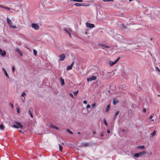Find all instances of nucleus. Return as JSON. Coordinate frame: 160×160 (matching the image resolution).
Masks as SVG:
<instances>
[{
	"label": "nucleus",
	"instance_id": "obj_35",
	"mask_svg": "<svg viewBox=\"0 0 160 160\" xmlns=\"http://www.w3.org/2000/svg\"><path fill=\"white\" fill-rule=\"evenodd\" d=\"M78 92V90L77 91L74 92H73V93L74 95H76L77 94Z\"/></svg>",
	"mask_w": 160,
	"mask_h": 160
},
{
	"label": "nucleus",
	"instance_id": "obj_31",
	"mask_svg": "<svg viewBox=\"0 0 160 160\" xmlns=\"http://www.w3.org/2000/svg\"><path fill=\"white\" fill-rule=\"evenodd\" d=\"M15 51L17 52L18 53L20 52H21L20 51V49L19 48H16L15 50Z\"/></svg>",
	"mask_w": 160,
	"mask_h": 160
},
{
	"label": "nucleus",
	"instance_id": "obj_51",
	"mask_svg": "<svg viewBox=\"0 0 160 160\" xmlns=\"http://www.w3.org/2000/svg\"><path fill=\"white\" fill-rule=\"evenodd\" d=\"M104 134L103 133H102L101 134V136L102 137L103 136Z\"/></svg>",
	"mask_w": 160,
	"mask_h": 160
},
{
	"label": "nucleus",
	"instance_id": "obj_27",
	"mask_svg": "<svg viewBox=\"0 0 160 160\" xmlns=\"http://www.w3.org/2000/svg\"><path fill=\"white\" fill-rule=\"evenodd\" d=\"M125 87V85L121 86H120L119 89L120 90H122V89H124V88Z\"/></svg>",
	"mask_w": 160,
	"mask_h": 160
},
{
	"label": "nucleus",
	"instance_id": "obj_36",
	"mask_svg": "<svg viewBox=\"0 0 160 160\" xmlns=\"http://www.w3.org/2000/svg\"><path fill=\"white\" fill-rule=\"evenodd\" d=\"M121 27L123 28H125V26L124 25V24H122L121 25Z\"/></svg>",
	"mask_w": 160,
	"mask_h": 160
},
{
	"label": "nucleus",
	"instance_id": "obj_11",
	"mask_svg": "<svg viewBox=\"0 0 160 160\" xmlns=\"http://www.w3.org/2000/svg\"><path fill=\"white\" fill-rule=\"evenodd\" d=\"M74 5L76 6H87V5H85L84 3H76L74 4Z\"/></svg>",
	"mask_w": 160,
	"mask_h": 160
},
{
	"label": "nucleus",
	"instance_id": "obj_54",
	"mask_svg": "<svg viewBox=\"0 0 160 160\" xmlns=\"http://www.w3.org/2000/svg\"><path fill=\"white\" fill-rule=\"evenodd\" d=\"M19 132H21V133H23V132L22 131H21L20 130H19Z\"/></svg>",
	"mask_w": 160,
	"mask_h": 160
},
{
	"label": "nucleus",
	"instance_id": "obj_9",
	"mask_svg": "<svg viewBox=\"0 0 160 160\" xmlns=\"http://www.w3.org/2000/svg\"><path fill=\"white\" fill-rule=\"evenodd\" d=\"M50 127L51 128H54L56 129L57 130H58L59 129V128L58 127L52 124H51L50 126Z\"/></svg>",
	"mask_w": 160,
	"mask_h": 160
},
{
	"label": "nucleus",
	"instance_id": "obj_19",
	"mask_svg": "<svg viewBox=\"0 0 160 160\" xmlns=\"http://www.w3.org/2000/svg\"><path fill=\"white\" fill-rule=\"evenodd\" d=\"M118 102V100L115 99H114L112 101V103L114 105L116 104Z\"/></svg>",
	"mask_w": 160,
	"mask_h": 160
},
{
	"label": "nucleus",
	"instance_id": "obj_1",
	"mask_svg": "<svg viewBox=\"0 0 160 160\" xmlns=\"http://www.w3.org/2000/svg\"><path fill=\"white\" fill-rule=\"evenodd\" d=\"M16 125H13L12 127L13 128H23V126L21 122H16Z\"/></svg>",
	"mask_w": 160,
	"mask_h": 160
},
{
	"label": "nucleus",
	"instance_id": "obj_41",
	"mask_svg": "<svg viewBox=\"0 0 160 160\" xmlns=\"http://www.w3.org/2000/svg\"><path fill=\"white\" fill-rule=\"evenodd\" d=\"M96 106V104H95V103H94V104H92V107L93 108H95V107Z\"/></svg>",
	"mask_w": 160,
	"mask_h": 160
},
{
	"label": "nucleus",
	"instance_id": "obj_17",
	"mask_svg": "<svg viewBox=\"0 0 160 160\" xmlns=\"http://www.w3.org/2000/svg\"><path fill=\"white\" fill-rule=\"evenodd\" d=\"M101 46L102 47V48L104 49V48H110V47L109 46H106L104 44H101Z\"/></svg>",
	"mask_w": 160,
	"mask_h": 160
},
{
	"label": "nucleus",
	"instance_id": "obj_52",
	"mask_svg": "<svg viewBox=\"0 0 160 160\" xmlns=\"http://www.w3.org/2000/svg\"><path fill=\"white\" fill-rule=\"evenodd\" d=\"M10 105H11V106L12 107V108H13V105H12V103H11Z\"/></svg>",
	"mask_w": 160,
	"mask_h": 160
},
{
	"label": "nucleus",
	"instance_id": "obj_55",
	"mask_svg": "<svg viewBox=\"0 0 160 160\" xmlns=\"http://www.w3.org/2000/svg\"><path fill=\"white\" fill-rule=\"evenodd\" d=\"M78 134H81V132H78Z\"/></svg>",
	"mask_w": 160,
	"mask_h": 160
},
{
	"label": "nucleus",
	"instance_id": "obj_20",
	"mask_svg": "<svg viewBox=\"0 0 160 160\" xmlns=\"http://www.w3.org/2000/svg\"><path fill=\"white\" fill-rule=\"evenodd\" d=\"M119 111H118L116 112V113H115V114L113 117L114 119H115L116 118V117L118 115V114H119Z\"/></svg>",
	"mask_w": 160,
	"mask_h": 160
},
{
	"label": "nucleus",
	"instance_id": "obj_21",
	"mask_svg": "<svg viewBox=\"0 0 160 160\" xmlns=\"http://www.w3.org/2000/svg\"><path fill=\"white\" fill-rule=\"evenodd\" d=\"M116 63L115 62V61H114V62H112V61H110L109 62V65L110 66H112L113 65H114Z\"/></svg>",
	"mask_w": 160,
	"mask_h": 160
},
{
	"label": "nucleus",
	"instance_id": "obj_48",
	"mask_svg": "<svg viewBox=\"0 0 160 160\" xmlns=\"http://www.w3.org/2000/svg\"><path fill=\"white\" fill-rule=\"evenodd\" d=\"M83 103L84 104H87V101H83Z\"/></svg>",
	"mask_w": 160,
	"mask_h": 160
},
{
	"label": "nucleus",
	"instance_id": "obj_29",
	"mask_svg": "<svg viewBox=\"0 0 160 160\" xmlns=\"http://www.w3.org/2000/svg\"><path fill=\"white\" fill-rule=\"evenodd\" d=\"M103 122L104 124L106 126H108V123L105 119H104L103 120Z\"/></svg>",
	"mask_w": 160,
	"mask_h": 160
},
{
	"label": "nucleus",
	"instance_id": "obj_40",
	"mask_svg": "<svg viewBox=\"0 0 160 160\" xmlns=\"http://www.w3.org/2000/svg\"><path fill=\"white\" fill-rule=\"evenodd\" d=\"M104 2H109V1H113V0H103Z\"/></svg>",
	"mask_w": 160,
	"mask_h": 160
},
{
	"label": "nucleus",
	"instance_id": "obj_47",
	"mask_svg": "<svg viewBox=\"0 0 160 160\" xmlns=\"http://www.w3.org/2000/svg\"><path fill=\"white\" fill-rule=\"evenodd\" d=\"M87 108H90V106L89 104H88Z\"/></svg>",
	"mask_w": 160,
	"mask_h": 160
},
{
	"label": "nucleus",
	"instance_id": "obj_34",
	"mask_svg": "<svg viewBox=\"0 0 160 160\" xmlns=\"http://www.w3.org/2000/svg\"><path fill=\"white\" fill-rule=\"evenodd\" d=\"M33 53H34V55L35 56H36L37 55V51L36 50H35V49H33Z\"/></svg>",
	"mask_w": 160,
	"mask_h": 160
},
{
	"label": "nucleus",
	"instance_id": "obj_46",
	"mask_svg": "<svg viewBox=\"0 0 160 160\" xmlns=\"http://www.w3.org/2000/svg\"><path fill=\"white\" fill-rule=\"evenodd\" d=\"M107 133H110V129H108Z\"/></svg>",
	"mask_w": 160,
	"mask_h": 160
},
{
	"label": "nucleus",
	"instance_id": "obj_44",
	"mask_svg": "<svg viewBox=\"0 0 160 160\" xmlns=\"http://www.w3.org/2000/svg\"><path fill=\"white\" fill-rule=\"evenodd\" d=\"M155 122V120L154 119H151V122Z\"/></svg>",
	"mask_w": 160,
	"mask_h": 160
},
{
	"label": "nucleus",
	"instance_id": "obj_3",
	"mask_svg": "<svg viewBox=\"0 0 160 160\" xmlns=\"http://www.w3.org/2000/svg\"><path fill=\"white\" fill-rule=\"evenodd\" d=\"M86 27L88 28H92L94 27V25L93 24L87 22L85 23Z\"/></svg>",
	"mask_w": 160,
	"mask_h": 160
},
{
	"label": "nucleus",
	"instance_id": "obj_24",
	"mask_svg": "<svg viewBox=\"0 0 160 160\" xmlns=\"http://www.w3.org/2000/svg\"><path fill=\"white\" fill-rule=\"evenodd\" d=\"M82 146H84V147H87L88 146L89 143L85 142V143H82Z\"/></svg>",
	"mask_w": 160,
	"mask_h": 160
},
{
	"label": "nucleus",
	"instance_id": "obj_10",
	"mask_svg": "<svg viewBox=\"0 0 160 160\" xmlns=\"http://www.w3.org/2000/svg\"><path fill=\"white\" fill-rule=\"evenodd\" d=\"M60 60L61 61L64 60L65 58V55L64 54L61 55L59 56Z\"/></svg>",
	"mask_w": 160,
	"mask_h": 160
},
{
	"label": "nucleus",
	"instance_id": "obj_8",
	"mask_svg": "<svg viewBox=\"0 0 160 160\" xmlns=\"http://www.w3.org/2000/svg\"><path fill=\"white\" fill-rule=\"evenodd\" d=\"M2 70L3 71L5 75L6 76V77H7V78H9V77L8 76V74L6 70L4 68H2Z\"/></svg>",
	"mask_w": 160,
	"mask_h": 160
},
{
	"label": "nucleus",
	"instance_id": "obj_43",
	"mask_svg": "<svg viewBox=\"0 0 160 160\" xmlns=\"http://www.w3.org/2000/svg\"><path fill=\"white\" fill-rule=\"evenodd\" d=\"M69 95L70 97H72V98H73V95L72 93H70Z\"/></svg>",
	"mask_w": 160,
	"mask_h": 160
},
{
	"label": "nucleus",
	"instance_id": "obj_26",
	"mask_svg": "<svg viewBox=\"0 0 160 160\" xmlns=\"http://www.w3.org/2000/svg\"><path fill=\"white\" fill-rule=\"evenodd\" d=\"M59 149L60 151V152H62V145H61L60 144H59Z\"/></svg>",
	"mask_w": 160,
	"mask_h": 160
},
{
	"label": "nucleus",
	"instance_id": "obj_33",
	"mask_svg": "<svg viewBox=\"0 0 160 160\" xmlns=\"http://www.w3.org/2000/svg\"><path fill=\"white\" fill-rule=\"evenodd\" d=\"M10 27V28H12L13 29H15V28H17V27L15 25H11Z\"/></svg>",
	"mask_w": 160,
	"mask_h": 160
},
{
	"label": "nucleus",
	"instance_id": "obj_7",
	"mask_svg": "<svg viewBox=\"0 0 160 160\" xmlns=\"http://www.w3.org/2000/svg\"><path fill=\"white\" fill-rule=\"evenodd\" d=\"M145 148V145H144L142 146H138L136 147V148L137 149H139L142 150V149H144Z\"/></svg>",
	"mask_w": 160,
	"mask_h": 160
},
{
	"label": "nucleus",
	"instance_id": "obj_22",
	"mask_svg": "<svg viewBox=\"0 0 160 160\" xmlns=\"http://www.w3.org/2000/svg\"><path fill=\"white\" fill-rule=\"evenodd\" d=\"M156 132L155 130H154L153 132L151 133V135L152 137H153L154 136L155 134H156Z\"/></svg>",
	"mask_w": 160,
	"mask_h": 160
},
{
	"label": "nucleus",
	"instance_id": "obj_28",
	"mask_svg": "<svg viewBox=\"0 0 160 160\" xmlns=\"http://www.w3.org/2000/svg\"><path fill=\"white\" fill-rule=\"evenodd\" d=\"M4 126L2 124H0V129L2 130H3L4 129Z\"/></svg>",
	"mask_w": 160,
	"mask_h": 160
},
{
	"label": "nucleus",
	"instance_id": "obj_25",
	"mask_svg": "<svg viewBox=\"0 0 160 160\" xmlns=\"http://www.w3.org/2000/svg\"><path fill=\"white\" fill-rule=\"evenodd\" d=\"M155 69L158 72V73L160 74V69H159V68L157 67H155Z\"/></svg>",
	"mask_w": 160,
	"mask_h": 160
},
{
	"label": "nucleus",
	"instance_id": "obj_39",
	"mask_svg": "<svg viewBox=\"0 0 160 160\" xmlns=\"http://www.w3.org/2000/svg\"><path fill=\"white\" fill-rule=\"evenodd\" d=\"M120 57H118L115 61V62L116 63L119 60V59H120Z\"/></svg>",
	"mask_w": 160,
	"mask_h": 160
},
{
	"label": "nucleus",
	"instance_id": "obj_32",
	"mask_svg": "<svg viewBox=\"0 0 160 160\" xmlns=\"http://www.w3.org/2000/svg\"><path fill=\"white\" fill-rule=\"evenodd\" d=\"M67 132L71 134H72L73 133V132L69 129H68L67 130Z\"/></svg>",
	"mask_w": 160,
	"mask_h": 160
},
{
	"label": "nucleus",
	"instance_id": "obj_42",
	"mask_svg": "<svg viewBox=\"0 0 160 160\" xmlns=\"http://www.w3.org/2000/svg\"><path fill=\"white\" fill-rule=\"evenodd\" d=\"M15 70V68L14 66L12 67V71L13 72H14Z\"/></svg>",
	"mask_w": 160,
	"mask_h": 160
},
{
	"label": "nucleus",
	"instance_id": "obj_49",
	"mask_svg": "<svg viewBox=\"0 0 160 160\" xmlns=\"http://www.w3.org/2000/svg\"><path fill=\"white\" fill-rule=\"evenodd\" d=\"M146 112V110L145 108H144L143 109V112Z\"/></svg>",
	"mask_w": 160,
	"mask_h": 160
},
{
	"label": "nucleus",
	"instance_id": "obj_16",
	"mask_svg": "<svg viewBox=\"0 0 160 160\" xmlns=\"http://www.w3.org/2000/svg\"><path fill=\"white\" fill-rule=\"evenodd\" d=\"M60 80L61 85L62 86H63L65 84L64 80L62 78H61Z\"/></svg>",
	"mask_w": 160,
	"mask_h": 160
},
{
	"label": "nucleus",
	"instance_id": "obj_37",
	"mask_svg": "<svg viewBox=\"0 0 160 160\" xmlns=\"http://www.w3.org/2000/svg\"><path fill=\"white\" fill-rule=\"evenodd\" d=\"M16 110L17 111L18 113H20V110L19 108L17 107L16 108Z\"/></svg>",
	"mask_w": 160,
	"mask_h": 160
},
{
	"label": "nucleus",
	"instance_id": "obj_13",
	"mask_svg": "<svg viewBox=\"0 0 160 160\" xmlns=\"http://www.w3.org/2000/svg\"><path fill=\"white\" fill-rule=\"evenodd\" d=\"M7 21L8 24V25H9L10 26L12 24V22H11V20L8 17H7Z\"/></svg>",
	"mask_w": 160,
	"mask_h": 160
},
{
	"label": "nucleus",
	"instance_id": "obj_38",
	"mask_svg": "<svg viewBox=\"0 0 160 160\" xmlns=\"http://www.w3.org/2000/svg\"><path fill=\"white\" fill-rule=\"evenodd\" d=\"M26 95V93L25 92H23L22 94V97H24Z\"/></svg>",
	"mask_w": 160,
	"mask_h": 160
},
{
	"label": "nucleus",
	"instance_id": "obj_6",
	"mask_svg": "<svg viewBox=\"0 0 160 160\" xmlns=\"http://www.w3.org/2000/svg\"><path fill=\"white\" fill-rule=\"evenodd\" d=\"M74 64V62H73L70 65L68 66L67 68V70H70L72 69V66Z\"/></svg>",
	"mask_w": 160,
	"mask_h": 160
},
{
	"label": "nucleus",
	"instance_id": "obj_14",
	"mask_svg": "<svg viewBox=\"0 0 160 160\" xmlns=\"http://www.w3.org/2000/svg\"><path fill=\"white\" fill-rule=\"evenodd\" d=\"M32 108H30L28 112V113L29 115L30 116L31 118H32L33 117V115L31 112V111H32Z\"/></svg>",
	"mask_w": 160,
	"mask_h": 160
},
{
	"label": "nucleus",
	"instance_id": "obj_15",
	"mask_svg": "<svg viewBox=\"0 0 160 160\" xmlns=\"http://www.w3.org/2000/svg\"><path fill=\"white\" fill-rule=\"evenodd\" d=\"M4 9H7L8 10H10V12H13V9L12 8H8V7H4Z\"/></svg>",
	"mask_w": 160,
	"mask_h": 160
},
{
	"label": "nucleus",
	"instance_id": "obj_53",
	"mask_svg": "<svg viewBox=\"0 0 160 160\" xmlns=\"http://www.w3.org/2000/svg\"><path fill=\"white\" fill-rule=\"evenodd\" d=\"M152 115H151V116L150 117H149V119H151L152 118Z\"/></svg>",
	"mask_w": 160,
	"mask_h": 160
},
{
	"label": "nucleus",
	"instance_id": "obj_30",
	"mask_svg": "<svg viewBox=\"0 0 160 160\" xmlns=\"http://www.w3.org/2000/svg\"><path fill=\"white\" fill-rule=\"evenodd\" d=\"M71 1H73L75 2H82L83 1L82 0H70Z\"/></svg>",
	"mask_w": 160,
	"mask_h": 160
},
{
	"label": "nucleus",
	"instance_id": "obj_50",
	"mask_svg": "<svg viewBox=\"0 0 160 160\" xmlns=\"http://www.w3.org/2000/svg\"><path fill=\"white\" fill-rule=\"evenodd\" d=\"M4 6H1V5H0V8H4Z\"/></svg>",
	"mask_w": 160,
	"mask_h": 160
},
{
	"label": "nucleus",
	"instance_id": "obj_2",
	"mask_svg": "<svg viewBox=\"0 0 160 160\" xmlns=\"http://www.w3.org/2000/svg\"><path fill=\"white\" fill-rule=\"evenodd\" d=\"M146 152L145 151H143L139 153H134L133 155V156L136 158H139L141 157L143 155L146 154Z\"/></svg>",
	"mask_w": 160,
	"mask_h": 160
},
{
	"label": "nucleus",
	"instance_id": "obj_12",
	"mask_svg": "<svg viewBox=\"0 0 160 160\" xmlns=\"http://www.w3.org/2000/svg\"><path fill=\"white\" fill-rule=\"evenodd\" d=\"M0 54L3 57L4 56L6 55V52L5 51H2L0 49Z\"/></svg>",
	"mask_w": 160,
	"mask_h": 160
},
{
	"label": "nucleus",
	"instance_id": "obj_4",
	"mask_svg": "<svg viewBox=\"0 0 160 160\" xmlns=\"http://www.w3.org/2000/svg\"><path fill=\"white\" fill-rule=\"evenodd\" d=\"M32 27L35 30H38L39 29V25L36 23H33L31 25Z\"/></svg>",
	"mask_w": 160,
	"mask_h": 160
},
{
	"label": "nucleus",
	"instance_id": "obj_23",
	"mask_svg": "<svg viewBox=\"0 0 160 160\" xmlns=\"http://www.w3.org/2000/svg\"><path fill=\"white\" fill-rule=\"evenodd\" d=\"M110 108V106L109 105H108L107 106V107L106 108V110H105V112H107L109 111Z\"/></svg>",
	"mask_w": 160,
	"mask_h": 160
},
{
	"label": "nucleus",
	"instance_id": "obj_18",
	"mask_svg": "<svg viewBox=\"0 0 160 160\" xmlns=\"http://www.w3.org/2000/svg\"><path fill=\"white\" fill-rule=\"evenodd\" d=\"M64 31H65L66 32H67L68 33V34L70 36V37H71V33H70V30H69V29H68L67 28H65L64 29Z\"/></svg>",
	"mask_w": 160,
	"mask_h": 160
},
{
	"label": "nucleus",
	"instance_id": "obj_56",
	"mask_svg": "<svg viewBox=\"0 0 160 160\" xmlns=\"http://www.w3.org/2000/svg\"><path fill=\"white\" fill-rule=\"evenodd\" d=\"M62 144H63V143H62Z\"/></svg>",
	"mask_w": 160,
	"mask_h": 160
},
{
	"label": "nucleus",
	"instance_id": "obj_5",
	"mask_svg": "<svg viewBox=\"0 0 160 160\" xmlns=\"http://www.w3.org/2000/svg\"><path fill=\"white\" fill-rule=\"evenodd\" d=\"M97 79L96 77L95 76H93L90 77L89 78H88L87 80L88 81H91L96 80Z\"/></svg>",
	"mask_w": 160,
	"mask_h": 160
},
{
	"label": "nucleus",
	"instance_id": "obj_45",
	"mask_svg": "<svg viewBox=\"0 0 160 160\" xmlns=\"http://www.w3.org/2000/svg\"><path fill=\"white\" fill-rule=\"evenodd\" d=\"M18 53L21 56H22L23 55V54L21 52H19Z\"/></svg>",
	"mask_w": 160,
	"mask_h": 160
}]
</instances>
